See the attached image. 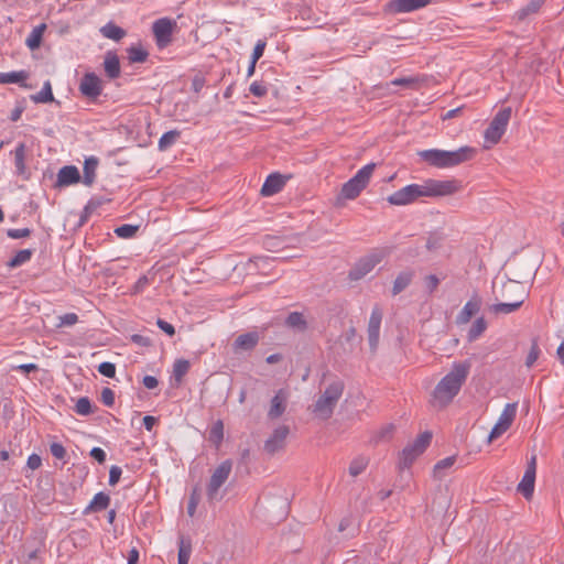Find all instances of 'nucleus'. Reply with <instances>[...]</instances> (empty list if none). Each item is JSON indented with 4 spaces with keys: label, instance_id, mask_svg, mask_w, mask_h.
<instances>
[{
    "label": "nucleus",
    "instance_id": "nucleus-54",
    "mask_svg": "<svg viewBox=\"0 0 564 564\" xmlns=\"http://www.w3.org/2000/svg\"><path fill=\"white\" fill-rule=\"evenodd\" d=\"M41 465H42V459L37 454H31L28 457L26 466L30 469H32V470L39 469L41 467Z\"/></svg>",
    "mask_w": 564,
    "mask_h": 564
},
{
    "label": "nucleus",
    "instance_id": "nucleus-53",
    "mask_svg": "<svg viewBox=\"0 0 564 564\" xmlns=\"http://www.w3.org/2000/svg\"><path fill=\"white\" fill-rule=\"evenodd\" d=\"M122 470L118 466H111L109 470V485L115 486L120 477H121Z\"/></svg>",
    "mask_w": 564,
    "mask_h": 564
},
{
    "label": "nucleus",
    "instance_id": "nucleus-60",
    "mask_svg": "<svg viewBox=\"0 0 564 564\" xmlns=\"http://www.w3.org/2000/svg\"><path fill=\"white\" fill-rule=\"evenodd\" d=\"M156 423V419L151 415H147L143 417V425L148 431H151Z\"/></svg>",
    "mask_w": 564,
    "mask_h": 564
},
{
    "label": "nucleus",
    "instance_id": "nucleus-18",
    "mask_svg": "<svg viewBox=\"0 0 564 564\" xmlns=\"http://www.w3.org/2000/svg\"><path fill=\"white\" fill-rule=\"evenodd\" d=\"M381 321L382 312L379 307H375L368 323V338L372 348H375L379 341Z\"/></svg>",
    "mask_w": 564,
    "mask_h": 564
},
{
    "label": "nucleus",
    "instance_id": "nucleus-52",
    "mask_svg": "<svg viewBox=\"0 0 564 564\" xmlns=\"http://www.w3.org/2000/svg\"><path fill=\"white\" fill-rule=\"evenodd\" d=\"M7 235L12 239H20L29 237L31 235V230L29 228L9 229Z\"/></svg>",
    "mask_w": 564,
    "mask_h": 564
},
{
    "label": "nucleus",
    "instance_id": "nucleus-36",
    "mask_svg": "<svg viewBox=\"0 0 564 564\" xmlns=\"http://www.w3.org/2000/svg\"><path fill=\"white\" fill-rule=\"evenodd\" d=\"M25 145L24 143L18 144L14 150V163L18 173L22 174L25 170Z\"/></svg>",
    "mask_w": 564,
    "mask_h": 564
},
{
    "label": "nucleus",
    "instance_id": "nucleus-24",
    "mask_svg": "<svg viewBox=\"0 0 564 564\" xmlns=\"http://www.w3.org/2000/svg\"><path fill=\"white\" fill-rule=\"evenodd\" d=\"M110 503V498L105 492H98L94 496L93 500L90 501L89 506L86 508L87 512H97L101 511L108 508Z\"/></svg>",
    "mask_w": 564,
    "mask_h": 564
},
{
    "label": "nucleus",
    "instance_id": "nucleus-63",
    "mask_svg": "<svg viewBox=\"0 0 564 564\" xmlns=\"http://www.w3.org/2000/svg\"><path fill=\"white\" fill-rule=\"evenodd\" d=\"M147 284H148V279L145 276L140 278L134 285V292L135 293L140 292Z\"/></svg>",
    "mask_w": 564,
    "mask_h": 564
},
{
    "label": "nucleus",
    "instance_id": "nucleus-12",
    "mask_svg": "<svg viewBox=\"0 0 564 564\" xmlns=\"http://www.w3.org/2000/svg\"><path fill=\"white\" fill-rule=\"evenodd\" d=\"M535 473H536V456L532 455L528 463L524 475L518 485V491L520 494H522L525 499H531L533 496Z\"/></svg>",
    "mask_w": 564,
    "mask_h": 564
},
{
    "label": "nucleus",
    "instance_id": "nucleus-11",
    "mask_svg": "<svg viewBox=\"0 0 564 564\" xmlns=\"http://www.w3.org/2000/svg\"><path fill=\"white\" fill-rule=\"evenodd\" d=\"M231 468V462L225 460L214 470L207 486V496L209 500H214L218 497V490L228 479Z\"/></svg>",
    "mask_w": 564,
    "mask_h": 564
},
{
    "label": "nucleus",
    "instance_id": "nucleus-28",
    "mask_svg": "<svg viewBox=\"0 0 564 564\" xmlns=\"http://www.w3.org/2000/svg\"><path fill=\"white\" fill-rule=\"evenodd\" d=\"M31 99L36 104H47L54 100V96L52 93V85L50 80H46L43 84L42 89L36 94L31 96Z\"/></svg>",
    "mask_w": 564,
    "mask_h": 564
},
{
    "label": "nucleus",
    "instance_id": "nucleus-48",
    "mask_svg": "<svg viewBox=\"0 0 564 564\" xmlns=\"http://www.w3.org/2000/svg\"><path fill=\"white\" fill-rule=\"evenodd\" d=\"M417 79L414 77H402L395 78L390 84L395 86H402L406 88H413L417 84Z\"/></svg>",
    "mask_w": 564,
    "mask_h": 564
},
{
    "label": "nucleus",
    "instance_id": "nucleus-44",
    "mask_svg": "<svg viewBox=\"0 0 564 564\" xmlns=\"http://www.w3.org/2000/svg\"><path fill=\"white\" fill-rule=\"evenodd\" d=\"M539 356H540V348H539V345L534 341V343H532L529 354L527 356L525 366L529 368L532 367L534 365V362L538 360Z\"/></svg>",
    "mask_w": 564,
    "mask_h": 564
},
{
    "label": "nucleus",
    "instance_id": "nucleus-49",
    "mask_svg": "<svg viewBox=\"0 0 564 564\" xmlns=\"http://www.w3.org/2000/svg\"><path fill=\"white\" fill-rule=\"evenodd\" d=\"M250 93L256 96V97H263L267 95L268 93V88L264 84L260 83V82H253L251 85H250Z\"/></svg>",
    "mask_w": 564,
    "mask_h": 564
},
{
    "label": "nucleus",
    "instance_id": "nucleus-19",
    "mask_svg": "<svg viewBox=\"0 0 564 564\" xmlns=\"http://www.w3.org/2000/svg\"><path fill=\"white\" fill-rule=\"evenodd\" d=\"M431 0H392L390 8L394 12H411L426 7Z\"/></svg>",
    "mask_w": 564,
    "mask_h": 564
},
{
    "label": "nucleus",
    "instance_id": "nucleus-30",
    "mask_svg": "<svg viewBox=\"0 0 564 564\" xmlns=\"http://www.w3.org/2000/svg\"><path fill=\"white\" fill-rule=\"evenodd\" d=\"M100 32L105 37L115 41H119L126 35V32L113 23H107L100 29Z\"/></svg>",
    "mask_w": 564,
    "mask_h": 564
},
{
    "label": "nucleus",
    "instance_id": "nucleus-13",
    "mask_svg": "<svg viewBox=\"0 0 564 564\" xmlns=\"http://www.w3.org/2000/svg\"><path fill=\"white\" fill-rule=\"evenodd\" d=\"M174 25L175 23L167 18L159 19L153 23V33L160 47H164L171 42Z\"/></svg>",
    "mask_w": 564,
    "mask_h": 564
},
{
    "label": "nucleus",
    "instance_id": "nucleus-35",
    "mask_svg": "<svg viewBox=\"0 0 564 564\" xmlns=\"http://www.w3.org/2000/svg\"><path fill=\"white\" fill-rule=\"evenodd\" d=\"M181 135V132L178 130H171V131H167L165 132L159 140V149L161 151H164L166 150L167 148H170L171 145H173L176 140L180 138Z\"/></svg>",
    "mask_w": 564,
    "mask_h": 564
},
{
    "label": "nucleus",
    "instance_id": "nucleus-7",
    "mask_svg": "<svg viewBox=\"0 0 564 564\" xmlns=\"http://www.w3.org/2000/svg\"><path fill=\"white\" fill-rule=\"evenodd\" d=\"M432 440L431 432H423L409 443L399 455V469H408L429 447Z\"/></svg>",
    "mask_w": 564,
    "mask_h": 564
},
{
    "label": "nucleus",
    "instance_id": "nucleus-39",
    "mask_svg": "<svg viewBox=\"0 0 564 564\" xmlns=\"http://www.w3.org/2000/svg\"><path fill=\"white\" fill-rule=\"evenodd\" d=\"M305 324L304 316L299 312L291 313L286 318V325L293 328L303 329Z\"/></svg>",
    "mask_w": 564,
    "mask_h": 564
},
{
    "label": "nucleus",
    "instance_id": "nucleus-21",
    "mask_svg": "<svg viewBox=\"0 0 564 564\" xmlns=\"http://www.w3.org/2000/svg\"><path fill=\"white\" fill-rule=\"evenodd\" d=\"M481 301L474 296L470 299L462 308L459 314L457 315L458 324H466L470 321V318L476 315L480 310Z\"/></svg>",
    "mask_w": 564,
    "mask_h": 564
},
{
    "label": "nucleus",
    "instance_id": "nucleus-14",
    "mask_svg": "<svg viewBox=\"0 0 564 564\" xmlns=\"http://www.w3.org/2000/svg\"><path fill=\"white\" fill-rule=\"evenodd\" d=\"M79 91L86 97L97 98L102 91V82L96 74L87 73L80 80Z\"/></svg>",
    "mask_w": 564,
    "mask_h": 564
},
{
    "label": "nucleus",
    "instance_id": "nucleus-16",
    "mask_svg": "<svg viewBox=\"0 0 564 564\" xmlns=\"http://www.w3.org/2000/svg\"><path fill=\"white\" fill-rule=\"evenodd\" d=\"M289 391L285 389H280L270 402V408L268 411V416L271 420L279 419L286 409V403L289 399Z\"/></svg>",
    "mask_w": 564,
    "mask_h": 564
},
{
    "label": "nucleus",
    "instance_id": "nucleus-27",
    "mask_svg": "<svg viewBox=\"0 0 564 564\" xmlns=\"http://www.w3.org/2000/svg\"><path fill=\"white\" fill-rule=\"evenodd\" d=\"M413 274L410 271H404L398 274L393 282L392 294L397 295L406 289L412 282Z\"/></svg>",
    "mask_w": 564,
    "mask_h": 564
},
{
    "label": "nucleus",
    "instance_id": "nucleus-62",
    "mask_svg": "<svg viewBox=\"0 0 564 564\" xmlns=\"http://www.w3.org/2000/svg\"><path fill=\"white\" fill-rule=\"evenodd\" d=\"M139 561V552L137 549H132L130 552H129V556H128V564H137Z\"/></svg>",
    "mask_w": 564,
    "mask_h": 564
},
{
    "label": "nucleus",
    "instance_id": "nucleus-34",
    "mask_svg": "<svg viewBox=\"0 0 564 564\" xmlns=\"http://www.w3.org/2000/svg\"><path fill=\"white\" fill-rule=\"evenodd\" d=\"M487 328V323L484 317L477 318L468 330V340L474 341L479 338Z\"/></svg>",
    "mask_w": 564,
    "mask_h": 564
},
{
    "label": "nucleus",
    "instance_id": "nucleus-45",
    "mask_svg": "<svg viewBox=\"0 0 564 564\" xmlns=\"http://www.w3.org/2000/svg\"><path fill=\"white\" fill-rule=\"evenodd\" d=\"M98 371L107 378H113L116 375V366L112 362L105 361L98 366Z\"/></svg>",
    "mask_w": 564,
    "mask_h": 564
},
{
    "label": "nucleus",
    "instance_id": "nucleus-20",
    "mask_svg": "<svg viewBox=\"0 0 564 564\" xmlns=\"http://www.w3.org/2000/svg\"><path fill=\"white\" fill-rule=\"evenodd\" d=\"M80 180L79 171L74 165H67L59 170L57 174V184L59 186H69L78 183Z\"/></svg>",
    "mask_w": 564,
    "mask_h": 564
},
{
    "label": "nucleus",
    "instance_id": "nucleus-42",
    "mask_svg": "<svg viewBox=\"0 0 564 564\" xmlns=\"http://www.w3.org/2000/svg\"><path fill=\"white\" fill-rule=\"evenodd\" d=\"M199 500H200L199 494L196 489H194L189 496L188 503H187V514L191 518H193L195 516Z\"/></svg>",
    "mask_w": 564,
    "mask_h": 564
},
{
    "label": "nucleus",
    "instance_id": "nucleus-37",
    "mask_svg": "<svg viewBox=\"0 0 564 564\" xmlns=\"http://www.w3.org/2000/svg\"><path fill=\"white\" fill-rule=\"evenodd\" d=\"M368 466V459L366 457H357L349 465V474L356 477L365 471Z\"/></svg>",
    "mask_w": 564,
    "mask_h": 564
},
{
    "label": "nucleus",
    "instance_id": "nucleus-9",
    "mask_svg": "<svg viewBox=\"0 0 564 564\" xmlns=\"http://www.w3.org/2000/svg\"><path fill=\"white\" fill-rule=\"evenodd\" d=\"M517 403H507L500 413L498 421L489 433L488 441L492 442L505 434L512 425L517 415Z\"/></svg>",
    "mask_w": 564,
    "mask_h": 564
},
{
    "label": "nucleus",
    "instance_id": "nucleus-58",
    "mask_svg": "<svg viewBox=\"0 0 564 564\" xmlns=\"http://www.w3.org/2000/svg\"><path fill=\"white\" fill-rule=\"evenodd\" d=\"M142 382H143V386L147 389H150V390L155 389L158 387V384H159L158 379L155 377H153V376H145L143 378Z\"/></svg>",
    "mask_w": 564,
    "mask_h": 564
},
{
    "label": "nucleus",
    "instance_id": "nucleus-47",
    "mask_svg": "<svg viewBox=\"0 0 564 564\" xmlns=\"http://www.w3.org/2000/svg\"><path fill=\"white\" fill-rule=\"evenodd\" d=\"M267 43L263 40H259L257 44L254 45L251 59L253 61V64H257V62L262 57L263 52L265 50Z\"/></svg>",
    "mask_w": 564,
    "mask_h": 564
},
{
    "label": "nucleus",
    "instance_id": "nucleus-55",
    "mask_svg": "<svg viewBox=\"0 0 564 564\" xmlns=\"http://www.w3.org/2000/svg\"><path fill=\"white\" fill-rule=\"evenodd\" d=\"M156 325L160 329L166 333L169 336H173L175 334L174 326L161 318L158 319Z\"/></svg>",
    "mask_w": 564,
    "mask_h": 564
},
{
    "label": "nucleus",
    "instance_id": "nucleus-61",
    "mask_svg": "<svg viewBox=\"0 0 564 564\" xmlns=\"http://www.w3.org/2000/svg\"><path fill=\"white\" fill-rule=\"evenodd\" d=\"M212 435L215 436L217 440H221L223 437V423L217 422L215 426L212 430Z\"/></svg>",
    "mask_w": 564,
    "mask_h": 564
},
{
    "label": "nucleus",
    "instance_id": "nucleus-15",
    "mask_svg": "<svg viewBox=\"0 0 564 564\" xmlns=\"http://www.w3.org/2000/svg\"><path fill=\"white\" fill-rule=\"evenodd\" d=\"M289 435V427L286 425L278 426L271 434V436L267 440L264 444V449L274 454L283 448L285 444V440Z\"/></svg>",
    "mask_w": 564,
    "mask_h": 564
},
{
    "label": "nucleus",
    "instance_id": "nucleus-23",
    "mask_svg": "<svg viewBox=\"0 0 564 564\" xmlns=\"http://www.w3.org/2000/svg\"><path fill=\"white\" fill-rule=\"evenodd\" d=\"M259 340L257 333H247L237 337L235 341V350H250Z\"/></svg>",
    "mask_w": 564,
    "mask_h": 564
},
{
    "label": "nucleus",
    "instance_id": "nucleus-32",
    "mask_svg": "<svg viewBox=\"0 0 564 564\" xmlns=\"http://www.w3.org/2000/svg\"><path fill=\"white\" fill-rule=\"evenodd\" d=\"M455 462V456H449L437 462L433 468L434 477L442 478L445 475V471L453 467Z\"/></svg>",
    "mask_w": 564,
    "mask_h": 564
},
{
    "label": "nucleus",
    "instance_id": "nucleus-40",
    "mask_svg": "<svg viewBox=\"0 0 564 564\" xmlns=\"http://www.w3.org/2000/svg\"><path fill=\"white\" fill-rule=\"evenodd\" d=\"M138 231V226H133V225H122L120 227H117L115 229V234L120 237V238H124V239H129V238H132Z\"/></svg>",
    "mask_w": 564,
    "mask_h": 564
},
{
    "label": "nucleus",
    "instance_id": "nucleus-5",
    "mask_svg": "<svg viewBox=\"0 0 564 564\" xmlns=\"http://www.w3.org/2000/svg\"><path fill=\"white\" fill-rule=\"evenodd\" d=\"M344 392V382L341 380L332 381L313 405V413L321 420H327L332 416L334 409Z\"/></svg>",
    "mask_w": 564,
    "mask_h": 564
},
{
    "label": "nucleus",
    "instance_id": "nucleus-51",
    "mask_svg": "<svg viewBox=\"0 0 564 564\" xmlns=\"http://www.w3.org/2000/svg\"><path fill=\"white\" fill-rule=\"evenodd\" d=\"M101 401L105 405L112 406L115 403V392L110 388L102 389Z\"/></svg>",
    "mask_w": 564,
    "mask_h": 564
},
{
    "label": "nucleus",
    "instance_id": "nucleus-3",
    "mask_svg": "<svg viewBox=\"0 0 564 564\" xmlns=\"http://www.w3.org/2000/svg\"><path fill=\"white\" fill-rule=\"evenodd\" d=\"M475 148L465 145L455 151L430 149L419 151V156L432 166L446 169L456 166L475 158Z\"/></svg>",
    "mask_w": 564,
    "mask_h": 564
},
{
    "label": "nucleus",
    "instance_id": "nucleus-38",
    "mask_svg": "<svg viewBox=\"0 0 564 564\" xmlns=\"http://www.w3.org/2000/svg\"><path fill=\"white\" fill-rule=\"evenodd\" d=\"M128 57L131 63H142L147 59L148 53L141 46L128 48Z\"/></svg>",
    "mask_w": 564,
    "mask_h": 564
},
{
    "label": "nucleus",
    "instance_id": "nucleus-46",
    "mask_svg": "<svg viewBox=\"0 0 564 564\" xmlns=\"http://www.w3.org/2000/svg\"><path fill=\"white\" fill-rule=\"evenodd\" d=\"M59 323L57 324L58 327L63 326H73L78 322V316L75 313H67L58 317Z\"/></svg>",
    "mask_w": 564,
    "mask_h": 564
},
{
    "label": "nucleus",
    "instance_id": "nucleus-57",
    "mask_svg": "<svg viewBox=\"0 0 564 564\" xmlns=\"http://www.w3.org/2000/svg\"><path fill=\"white\" fill-rule=\"evenodd\" d=\"M438 283H440V281H438L437 276H435L433 274L427 275L425 278V285L430 292H433L434 290H436Z\"/></svg>",
    "mask_w": 564,
    "mask_h": 564
},
{
    "label": "nucleus",
    "instance_id": "nucleus-56",
    "mask_svg": "<svg viewBox=\"0 0 564 564\" xmlns=\"http://www.w3.org/2000/svg\"><path fill=\"white\" fill-rule=\"evenodd\" d=\"M90 456L96 459L98 463L102 464L106 460V453L100 447H94L90 451Z\"/></svg>",
    "mask_w": 564,
    "mask_h": 564
},
{
    "label": "nucleus",
    "instance_id": "nucleus-6",
    "mask_svg": "<svg viewBox=\"0 0 564 564\" xmlns=\"http://www.w3.org/2000/svg\"><path fill=\"white\" fill-rule=\"evenodd\" d=\"M375 169L376 163H369L358 170L350 180L343 184L340 198L356 199L370 183Z\"/></svg>",
    "mask_w": 564,
    "mask_h": 564
},
{
    "label": "nucleus",
    "instance_id": "nucleus-41",
    "mask_svg": "<svg viewBox=\"0 0 564 564\" xmlns=\"http://www.w3.org/2000/svg\"><path fill=\"white\" fill-rule=\"evenodd\" d=\"M189 369V362L187 360L180 359L174 364V376L176 380H181Z\"/></svg>",
    "mask_w": 564,
    "mask_h": 564
},
{
    "label": "nucleus",
    "instance_id": "nucleus-8",
    "mask_svg": "<svg viewBox=\"0 0 564 564\" xmlns=\"http://www.w3.org/2000/svg\"><path fill=\"white\" fill-rule=\"evenodd\" d=\"M510 118V107L502 108L496 113L490 124L484 132V149H490L501 140L502 135L507 130Z\"/></svg>",
    "mask_w": 564,
    "mask_h": 564
},
{
    "label": "nucleus",
    "instance_id": "nucleus-50",
    "mask_svg": "<svg viewBox=\"0 0 564 564\" xmlns=\"http://www.w3.org/2000/svg\"><path fill=\"white\" fill-rule=\"evenodd\" d=\"M50 451L51 454L57 459H63L66 456V449L61 443H52Z\"/></svg>",
    "mask_w": 564,
    "mask_h": 564
},
{
    "label": "nucleus",
    "instance_id": "nucleus-1",
    "mask_svg": "<svg viewBox=\"0 0 564 564\" xmlns=\"http://www.w3.org/2000/svg\"><path fill=\"white\" fill-rule=\"evenodd\" d=\"M462 182L452 180H433L429 178L420 184L406 185L390 196L388 202L391 205L404 206L414 203L422 197H445L462 191Z\"/></svg>",
    "mask_w": 564,
    "mask_h": 564
},
{
    "label": "nucleus",
    "instance_id": "nucleus-2",
    "mask_svg": "<svg viewBox=\"0 0 564 564\" xmlns=\"http://www.w3.org/2000/svg\"><path fill=\"white\" fill-rule=\"evenodd\" d=\"M470 371L468 362H455L436 384L432 393L433 406L444 408L459 393Z\"/></svg>",
    "mask_w": 564,
    "mask_h": 564
},
{
    "label": "nucleus",
    "instance_id": "nucleus-59",
    "mask_svg": "<svg viewBox=\"0 0 564 564\" xmlns=\"http://www.w3.org/2000/svg\"><path fill=\"white\" fill-rule=\"evenodd\" d=\"M15 370L22 371L24 373H30L32 371L37 370V366L35 364H22L14 367Z\"/></svg>",
    "mask_w": 564,
    "mask_h": 564
},
{
    "label": "nucleus",
    "instance_id": "nucleus-4",
    "mask_svg": "<svg viewBox=\"0 0 564 564\" xmlns=\"http://www.w3.org/2000/svg\"><path fill=\"white\" fill-rule=\"evenodd\" d=\"M527 296L524 284L510 280L502 285V297L506 302L495 304L490 310L496 314L512 313L523 304Z\"/></svg>",
    "mask_w": 564,
    "mask_h": 564
},
{
    "label": "nucleus",
    "instance_id": "nucleus-31",
    "mask_svg": "<svg viewBox=\"0 0 564 564\" xmlns=\"http://www.w3.org/2000/svg\"><path fill=\"white\" fill-rule=\"evenodd\" d=\"M33 250L23 249L15 253V256L8 262L9 268H18L26 262H29L32 258Z\"/></svg>",
    "mask_w": 564,
    "mask_h": 564
},
{
    "label": "nucleus",
    "instance_id": "nucleus-64",
    "mask_svg": "<svg viewBox=\"0 0 564 564\" xmlns=\"http://www.w3.org/2000/svg\"><path fill=\"white\" fill-rule=\"evenodd\" d=\"M556 356L558 360L564 365V340L560 344L556 350Z\"/></svg>",
    "mask_w": 564,
    "mask_h": 564
},
{
    "label": "nucleus",
    "instance_id": "nucleus-33",
    "mask_svg": "<svg viewBox=\"0 0 564 564\" xmlns=\"http://www.w3.org/2000/svg\"><path fill=\"white\" fill-rule=\"evenodd\" d=\"M192 554V544L189 541L181 539L178 542V564H188Z\"/></svg>",
    "mask_w": 564,
    "mask_h": 564
},
{
    "label": "nucleus",
    "instance_id": "nucleus-10",
    "mask_svg": "<svg viewBox=\"0 0 564 564\" xmlns=\"http://www.w3.org/2000/svg\"><path fill=\"white\" fill-rule=\"evenodd\" d=\"M386 257L383 250H376L358 261L355 268L350 271V278L359 280L370 273Z\"/></svg>",
    "mask_w": 564,
    "mask_h": 564
},
{
    "label": "nucleus",
    "instance_id": "nucleus-26",
    "mask_svg": "<svg viewBox=\"0 0 564 564\" xmlns=\"http://www.w3.org/2000/svg\"><path fill=\"white\" fill-rule=\"evenodd\" d=\"M46 30V24L42 23L37 26H35L30 35L26 39V45L31 50H36L40 47L43 34Z\"/></svg>",
    "mask_w": 564,
    "mask_h": 564
},
{
    "label": "nucleus",
    "instance_id": "nucleus-29",
    "mask_svg": "<svg viewBox=\"0 0 564 564\" xmlns=\"http://www.w3.org/2000/svg\"><path fill=\"white\" fill-rule=\"evenodd\" d=\"M98 161L95 158L87 159L84 164V178L85 185H91L95 181L96 169Z\"/></svg>",
    "mask_w": 564,
    "mask_h": 564
},
{
    "label": "nucleus",
    "instance_id": "nucleus-25",
    "mask_svg": "<svg viewBox=\"0 0 564 564\" xmlns=\"http://www.w3.org/2000/svg\"><path fill=\"white\" fill-rule=\"evenodd\" d=\"M28 77L29 74L25 70L0 73V84H21L26 87L23 83Z\"/></svg>",
    "mask_w": 564,
    "mask_h": 564
},
{
    "label": "nucleus",
    "instance_id": "nucleus-17",
    "mask_svg": "<svg viewBox=\"0 0 564 564\" xmlns=\"http://www.w3.org/2000/svg\"><path fill=\"white\" fill-rule=\"evenodd\" d=\"M288 178L289 177H284L278 173L270 174L261 187V195L264 197H269L281 192Z\"/></svg>",
    "mask_w": 564,
    "mask_h": 564
},
{
    "label": "nucleus",
    "instance_id": "nucleus-43",
    "mask_svg": "<svg viewBox=\"0 0 564 564\" xmlns=\"http://www.w3.org/2000/svg\"><path fill=\"white\" fill-rule=\"evenodd\" d=\"M76 413L80 415H88L91 413V404L88 398H80L75 405Z\"/></svg>",
    "mask_w": 564,
    "mask_h": 564
},
{
    "label": "nucleus",
    "instance_id": "nucleus-22",
    "mask_svg": "<svg viewBox=\"0 0 564 564\" xmlns=\"http://www.w3.org/2000/svg\"><path fill=\"white\" fill-rule=\"evenodd\" d=\"M104 68L107 76L111 79L119 77L120 75V62L115 53H107L104 61Z\"/></svg>",
    "mask_w": 564,
    "mask_h": 564
}]
</instances>
